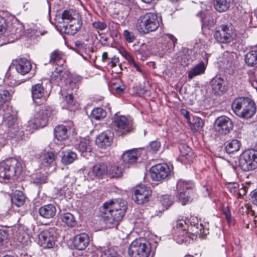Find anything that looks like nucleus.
<instances>
[{"instance_id":"58836bf2","label":"nucleus","mask_w":257,"mask_h":257,"mask_svg":"<svg viewBox=\"0 0 257 257\" xmlns=\"http://www.w3.org/2000/svg\"><path fill=\"white\" fill-rule=\"evenodd\" d=\"M75 148L82 153L90 152L91 150L90 141L88 140H82L78 144L76 145Z\"/></svg>"},{"instance_id":"c9c22d12","label":"nucleus","mask_w":257,"mask_h":257,"mask_svg":"<svg viewBox=\"0 0 257 257\" xmlns=\"http://www.w3.org/2000/svg\"><path fill=\"white\" fill-rule=\"evenodd\" d=\"M215 10L219 12H223L228 10L230 6V0H214Z\"/></svg>"},{"instance_id":"de8ad7c7","label":"nucleus","mask_w":257,"mask_h":257,"mask_svg":"<svg viewBox=\"0 0 257 257\" xmlns=\"http://www.w3.org/2000/svg\"><path fill=\"white\" fill-rule=\"evenodd\" d=\"M190 127L194 132H197L200 130L203 126V122L202 119L197 117L194 120V122L191 123L190 121L189 122Z\"/></svg>"},{"instance_id":"a878e982","label":"nucleus","mask_w":257,"mask_h":257,"mask_svg":"<svg viewBox=\"0 0 257 257\" xmlns=\"http://www.w3.org/2000/svg\"><path fill=\"white\" fill-rule=\"evenodd\" d=\"M50 63L56 64L58 65V67H64V64L65 63L64 54L58 50L54 51L51 54Z\"/></svg>"},{"instance_id":"6ab92c4d","label":"nucleus","mask_w":257,"mask_h":257,"mask_svg":"<svg viewBox=\"0 0 257 257\" xmlns=\"http://www.w3.org/2000/svg\"><path fill=\"white\" fill-rule=\"evenodd\" d=\"M69 125H60L56 126L54 130V135L58 141H64L68 137V131H70L71 126H73V122L69 121Z\"/></svg>"},{"instance_id":"4c0bfd02","label":"nucleus","mask_w":257,"mask_h":257,"mask_svg":"<svg viewBox=\"0 0 257 257\" xmlns=\"http://www.w3.org/2000/svg\"><path fill=\"white\" fill-rule=\"evenodd\" d=\"M201 21L202 22V27H206L208 29H210L213 26L214 23L213 18L208 12L203 14L201 17Z\"/></svg>"},{"instance_id":"f257e3e1","label":"nucleus","mask_w":257,"mask_h":257,"mask_svg":"<svg viewBox=\"0 0 257 257\" xmlns=\"http://www.w3.org/2000/svg\"><path fill=\"white\" fill-rule=\"evenodd\" d=\"M174 237L178 243L189 242L194 237L206 234V232L201 223H198L197 219L191 217L186 220L183 219L177 221L176 227L173 228Z\"/></svg>"},{"instance_id":"6e6552de","label":"nucleus","mask_w":257,"mask_h":257,"mask_svg":"<svg viewBox=\"0 0 257 257\" xmlns=\"http://www.w3.org/2000/svg\"><path fill=\"white\" fill-rule=\"evenodd\" d=\"M236 36L235 33L231 28L226 25H221L218 30H216L214 38L219 43H228L233 40Z\"/></svg>"},{"instance_id":"cd10ccee","label":"nucleus","mask_w":257,"mask_h":257,"mask_svg":"<svg viewBox=\"0 0 257 257\" xmlns=\"http://www.w3.org/2000/svg\"><path fill=\"white\" fill-rule=\"evenodd\" d=\"M205 69L204 63L201 61L188 71V78L191 79L197 75L202 74L205 72Z\"/></svg>"},{"instance_id":"37998d69","label":"nucleus","mask_w":257,"mask_h":257,"mask_svg":"<svg viewBox=\"0 0 257 257\" xmlns=\"http://www.w3.org/2000/svg\"><path fill=\"white\" fill-rule=\"evenodd\" d=\"M226 151L228 154L239 151L240 143L237 140H233L225 147Z\"/></svg>"},{"instance_id":"9d476101","label":"nucleus","mask_w":257,"mask_h":257,"mask_svg":"<svg viewBox=\"0 0 257 257\" xmlns=\"http://www.w3.org/2000/svg\"><path fill=\"white\" fill-rule=\"evenodd\" d=\"M214 127L215 130L219 134L225 135L232 130L233 123L229 117L221 116L215 120Z\"/></svg>"},{"instance_id":"09e8293b","label":"nucleus","mask_w":257,"mask_h":257,"mask_svg":"<svg viewBox=\"0 0 257 257\" xmlns=\"http://www.w3.org/2000/svg\"><path fill=\"white\" fill-rule=\"evenodd\" d=\"M56 155L52 152L45 153L43 157V161L47 164H51L55 160Z\"/></svg>"},{"instance_id":"8fccbe9b","label":"nucleus","mask_w":257,"mask_h":257,"mask_svg":"<svg viewBox=\"0 0 257 257\" xmlns=\"http://www.w3.org/2000/svg\"><path fill=\"white\" fill-rule=\"evenodd\" d=\"M109 173L112 177L118 178L122 176V171L121 167L117 166H112Z\"/></svg>"},{"instance_id":"f704fd0d","label":"nucleus","mask_w":257,"mask_h":257,"mask_svg":"<svg viewBox=\"0 0 257 257\" xmlns=\"http://www.w3.org/2000/svg\"><path fill=\"white\" fill-rule=\"evenodd\" d=\"M179 149L182 157L189 161H192L193 158V153L190 147L186 144H182L179 145Z\"/></svg>"},{"instance_id":"2f4dec72","label":"nucleus","mask_w":257,"mask_h":257,"mask_svg":"<svg viewBox=\"0 0 257 257\" xmlns=\"http://www.w3.org/2000/svg\"><path fill=\"white\" fill-rule=\"evenodd\" d=\"M44 88L42 84H37L32 86L31 88L33 99H40L44 95Z\"/></svg>"},{"instance_id":"c756f323","label":"nucleus","mask_w":257,"mask_h":257,"mask_svg":"<svg viewBox=\"0 0 257 257\" xmlns=\"http://www.w3.org/2000/svg\"><path fill=\"white\" fill-rule=\"evenodd\" d=\"M11 201L12 204L17 207L22 206L25 201L24 193L20 191H16L12 196Z\"/></svg>"},{"instance_id":"423d86ee","label":"nucleus","mask_w":257,"mask_h":257,"mask_svg":"<svg viewBox=\"0 0 257 257\" xmlns=\"http://www.w3.org/2000/svg\"><path fill=\"white\" fill-rule=\"evenodd\" d=\"M4 124L8 128V134L17 140H21L24 136V132L17 117L10 114H6L4 117Z\"/></svg>"},{"instance_id":"2eb2a0df","label":"nucleus","mask_w":257,"mask_h":257,"mask_svg":"<svg viewBox=\"0 0 257 257\" xmlns=\"http://www.w3.org/2000/svg\"><path fill=\"white\" fill-rule=\"evenodd\" d=\"M186 185L187 189H191L193 187V184L191 181H185L180 179L177 183V188L179 192V200L183 205H185L189 200L188 193L184 191V185Z\"/></svg>"},{"instance_id":"13d9d810","label":"nucleus","mask_w":257,"mask_h":257,"mask_svg":"<svg viewBox=\"0 0 257 257\" xmlns=\"http://www.w3.org/2000/svg\"><path fill=\"white\" fill-rule=\"evenodd\" d=\"M7 28V20L4 17L0 16V36L6 31Z\"/></svg>"},{"instance_id":"680f3d73","label":"nucleus","mask_w":257,"mask_h":257,"mask_svg":"<svg viewBox=\"0 0 257 257\" xmlns=\"http://www.w3.org/2000/svg\"><path fill=\"white\" fill-rule=\"evenodd\" d=\"M93 26L96 29L102 31L106 28V25L103 22L97 21L93 23Z\"/></svg>"},{"instance_id":"a211bd4d","label":"nucleus","mask_w":257,"mask_h":257,"mask_svg":"<svg viewBox=\"0 0 257 257\" xmlns=\"http://www.w3.org/2000/svg\"><path fill=\"white\" fill-rule=\"evenodd\" d=\"M90 242L89 237L86 233H81L74 237L73 243L74 247L78 250H82L86 248Z\"/></svg>"},{"instance_id":"20e7f679","label":"nucleus","mask_w":257,"mask_h":257,"mask_svg":"<svg viewBox=\"0 0 257 257\" xmlns=\"http://www.w3.org/2000/svg\"><path fill=\"white\" fill-rule=\"evenodd\" d=\"M159 26L158 15L156 13L151 12L141 15L138 19L136 24L139 32L143 34L156 31Z\"/></svg>"},{"instance_id":"4d7b16f0","label":"nucleus","mask_w":257,"mask_h":257,"mask_svg":"<svg viewBox=\"0 0 257 257\" xmlns=\"http://www.w3.org/2000/svg\"><path fill=\"white\" fill-rule=\"evenodd\" d=\"M224 67L227 73L230 74L233 72L235 67L234 65L232 63L231 58H229L227 60V63H224Z\"/></svg>"},{"instance_id":"b1692460","label":"nucleus","mask_w":257,"mask_h":257,"mask_svg":"<svg viewBox=\"0 0 257 257\" xmlns=\"http://www.w3.org/2000/svg\"><path fill=\"white\" fill-rule=\"evenodd\" d=\"M210 84L213 92L216 95H221L226 90L224 80L220 77L213 78Z\"/></svg>"},{"instance_id":"79ce46f5","label":"nucleus","mask_w":257,"mask_h":257,"mask_svg":"<svg viewBox=\"0 0 257 257\" xmlns=\"http://www.w3.org/2000/svg\"><path fill=\"white\" fill-rule=\"evenodd\" d=\"M18 240L24 246H28L31 242L30 235L24 231H19Z\"/></svg>"},{"instance_id":"7c9ffc66","label":"nucleus","mask_w":257,"mask_h":257,"mask_svg":"<svg viewBox=\"0 0 257 257\" xmlns=\"http://www.w3.org/2000/svg\"><path fill=\"white\" fill-rule=\"evenodd\" d=\"M62 18L64 20L67 21V23L73 22L75 20H77L81 18L79 14L72 10H65L62 14Z\"/></svg>"},{"instance_id":"052dcab7","label":"nucleus","mask_w":257,"mask_h":257,"mask_svg":"<svg viewBox=\"0 0 257 257\" xmlns=\"http://www.w3.org/2000/svg\"><path fill=\"white\" fill-rule=\"evenodd\" d=\"M123 36L125 40L128 43H132L136 39L134 33L127 30L123 31Z\"/></svg>"},{"instance_id":"49530a36","label":"nucleus","mask_w":257,"mask_h":257,"mask_svg":"<svg viewBox=\"0 0 257 257\" xmlns=\"http://www.w3.org/2000/svg\"><path fill=\"white\" fill-rule=\"evenodd\" d=\"M160 201L162 204L167 209L174 203V198L170 195H165L161 197Z\"/></svg>"},{"instance_id":"412c9836","label":"nucleus","mask_w":257,"mask_h":257,"mask_svg":"<svg viewBox=\"0 0 257 257\" xmlns=\"http://www.w3.org/2000/svg\"><path fill=\"white\" fill-rule=\"evenodd\" d=\"M101 212V216L103 218V222L105 223L106 226L108 228H112L116 226L119 222V220L117 219L113 215H111V213L108 212V210H106L104 207L100 208Z\"/></svg>"},{"instance_id":"ddd939ff","label":"nucleus","mask_w":257,"mask_h":257,"mask_svg":"<svg viewBox=\"0 0 257 257\" xmlns=\"http://www.w3.org/2000/svg\"><path fill=\"white\" fill-rule=\"evenodd\" d=\"M242 118H251L256 112V106L254 101L249 97H242Z\"/></svg>"},{"instance_id":"0eeeda50","label":"nucleus","mask_w":257,"mask_h":257,"mask_svg":"<svg viewBox=\"0 0 257 257\" xmlns=\"http://www.w3.org/2000/svg\"><path fill=\"white\" fill-rule=\"evenodd\" d=\"M59 233L57 228H49L43 230L39 234V243L44 248H52L55 245Z\"/></svg>"},{"instance_id":"72a5a7b5","label":"nucleus","mask_w":257,"mask_h":257,"mask_svg":"<svg viewBox=\"0 0 257 257\" xmlns=\"http://www.w3.org/2000/svg\"><path fill=\"white\" fill-rule=\"evenodd\" d=\"M60 218L63 222L69 227H73L76 225L77 222L74 215L69 212L61 214Z\"/></svg>"},{"instance_id":"7ed1b4c3","label":"nucleus","mask_w":257,"mask_h":257,"mask_svg":"<svg viewBox=\"0 0 257 257\" xmlns=\"http://www.w3.org/2000/svg\"><path fill=\"white\" fill-rule=\"evenodd\" d=\"M53 109L49 106L45 105L36 108L33 118L27 123L28 127L30 128L29 131L45 126L48 123L49 117L53 114Z\"/></svg>"},{"instance_id":"f3484780","label":"nucleus","mask_w":257,"mask_h":257,"mask_svg":"<svg viewBox=\"0 0 257 257\" xmlns=\"http://www.w3.org/2000/svg\"><path fill=\"white\" fill-rule=\"evenodd\" d=\"M13 63L15 65L17 71L23 75L28 73L32 69L30 62L26 58L17 59Z\"/></svg>"},{"instance_id":"a19ab883","label":"nucleus","mask_w":257,"mask_h":257,"mask_svg":"<svg viewBox=\"0 0 257 257\" xmlns=\"http://www.w3.org/2000/svg\"><path fill=\"white\" fill-rule=\"evenodd\" d=\"M14 91L12 89L8 90L0 89V106L10 99Z\"/></svg>"},{"instance_id":"1a4fd4ad","label":"nucleus","mask_w":257,"mask_h":257,"mask_svg":"<svg viewBox=\"0 0 257 257\" xmlns=\"http://www.w3.org/2000/svg\"><path fill=\"white\" fill-rule=\"evenodd\" d=\"M243 162H242V170L248 171L257 167V151L248 150L242 154Z\"/></svg>"},{"instance_id":"473e14b6","label":"nucleus","mask_w":257,"mask_h":257,"mask_svg":"<svg viewBox=\"0 0 257 257\" xmlns=\"http://www.w3.org/2000/svg\"><path fill=\"white\" fill-rule=\"evenodd\" d=\"M245 63L249 66H257V51H251L247 53L244 56Z\"/></svg>"},{"instance_id":"5fc2aeb1","label":"nucleus","mask_w":257,"mask_h":257,"mask_svg":"<svg viewBox=\"0 0 257 257\" xmlns=\"http://www.w3.org/2000/svg\"><path fill=\"white\" fill-rule=\"evenodd\" d=\"M63 103L65 104L66 106L69 109L70 107L74 105L75 101L74 100L73 96L69 94L66 95L63 99Z\"/></svg>"},{"instance_id":"f03ea898","label":"nucleus","mask_w":257,"mask_h":257,"mask_svg":"<svg viewBox=\"0 0 257 257\" xmlns=\"http://www.w3.org/2000/svg\"><path fill=\"white\" fill-rule=\"evenodd\" d=\"M22 171V163L16 158H8L0 162V178L14 179L20 176Z\"/></svg>"},{"instance_id":"5701e85b","label":"nucleus","mask_w":257,"mask_h":257,"mask_svg":"<svg viewBox=\"0 0 257 257\" xmlns=\"http://www.w3.org/2000/svg\"><path fill=\"white\" fill-rule=\"evenodd\" d=\"M112 141V133L107 131L98 135L96 139V145L101 148H106L110 145Z\"/></svg>"},{"instance_id":"a18cd8bd","label":"nucleus","mask_w":257,"mask_h":257,"mask_svg":"<svg viewBox=\"0 0 257 257\" xmlns=\"http://www.w3.org/2000/svg\"><path fill=\"white\" fill-rule=\"evenodd\" d=\"M241 97L236 98L232 103V109L234 113L241 117Z\"/></svg>"},{"instance_id":"39448f33","label":"nucleus","mask_w":257,"mask_h":257,"mask_svg":"<svg viewBox=\"0 0 257 257\" xmlns=\"http://www.w3.org/2000/svg\"><path fill=\"white\" fill-rule=\"evenodd\" d=\"M151 251L150 243L144 238L133 241L128 248L131 257H148Z\"/></svg>"},{"instance_id":"ea45409f","label":"nucleus","mask_w":257,"mask_h":257,"mask_svg":"<svg viewBox=\"0 0 257 257\" xmlns=\"http://www.w3.org/2000/svg\"><path fill=\"white\" fill-rule=\"evenodd\" d=\"M106 111L100 107H97L93 109L90 114V117L92 119L100 120L105 117Z\"/></svg>"},{"instance_id":"c03bdc74","label":"nucleus","mask_w":257,"mask_h":257,"mask_svg":"<svg viewBox=\"0 0 257 257\" xmlns=\"http://www.w3.org/2000/svg\"><path fill=\"white\" fill-rule=\"evenodd\" d=\"M105 209L108 210V212L111 213V215H113V216L116 217V218L119 221L121 220L126 212V211H124V208L123 207L119 210L109 208L108 207H106Z\"/></svg>"},{"instance_id":"393cba45","label":"nucleus","mask_w":257,"mask_h":257,"mask_svg":"<svg viewBox=\"0 0 257 257\" xmlns=\"http://www.w3.org/2000/svg\"><path fill=\"white\" fill-rule=\"evenodd\" d=\"M40 216L46 219L53 218L56 213V208L52 204L44 205L39 209Z\"/></svg>"},{"instance_id":"3c124183","label":"nucleus","mask_w":257,"mask_h":257,"mask_svg":"<svg viewBox=\"0 0 257 257\" xmlns=\"http://www.w3.org/2000/svg\"><path fill=\"white\" fill-rule=\"evenodd\" d=\"M100 257H120L113 248H108L101 252Z\"/></svg>"},{"instance_id":"bf43d9fd","label":"nucleus","mask_w":257,"mask_h":257,"mask_svg":"<svg viewBox=\"0 0 257 257\" xmlns=\"http://www.w3.org/2000/svg\"><path fill=\"white\" fill-rule=\"evenodd\" d=\"M150 151L153 154H155L160 150L161 143L157 141H153L150 144Z\"/></svg>"},{"instance_id":"0e129e2a","label":"nucleus","mask_w":257,"mask_h":257,"mask_svg":"<svg viewBox=\"0 0 257 257\" xmlns=\"http://www.w3.org/2000/svg\"><path fill=\"white\" fill-rule=\"evenodd\" d=\"M222 212L225 216V218L229 224L231 222V215L230 211L227 206L222 207Z\"/></svg>"},{"instance_id":"603ef678","label":"nucleus","mask_w":257,"mask_h":257,"mask_svg":"<svg viewBox=\"0 0 257 257\" xmlns=\"http://www.w3.org/2000/svg\"><path fill=\"white\" fill-rule=\"evenodd\" d=\"M179 61L181 65L187 66L191 61V57L187 53H182L179 57Z\"/></svg>"},{"instance_id":"dca6fc26","label":"nucleus","mask_w":257,"mask_h":257,"mask_svg":"<svg viewBox=\"0 0 257 257\" xmlns=\"http://www.w3.org/2000/svg\"><path fill=\"white\" fill-rule=\"evenodd\" d=\"M69 72L65 70L64 67H56L52 73L50 81L60 85L61 82L64 81L69 77Z\"/></svg>"},{"instance_id":"69168bd1","label":"nucleus","mask_w":257,"mask_h":257,"mask_svg":"<svg viewBox=\"0 0 257 257\" xmlns=\"http://www.w3.org/2000/svg\"><path fill=\"white\" fill-rule=\"evenodd\" d=\"M250 200L251 202L255 205H257V189L252 191L250 194Z\"/></svg>"},{"instance_id":"f8f14e48","label":"nucleus","mask_w":257,"mask_h":257,"mask_svg":"<svg viewBox=\"0 0 257 257\" xmlns=\"http://www.w3.org/2000/svg\"><path fill=\"white\" fill-rule=\"evenodd\" d=\"M151 194L152 191L149 187L140 185L135 188L133 199L137 204H143L149 201Z\"/></svg>"},{"instance_id":"338daca9","label":"nucleus","mask_w":257,"mask_h":257,"mask_svg":"<svg viewBox=\"0 0 257 257\" xmlns=\"http://www.w3.org/2000/svg\"><path fill=\"white\" fill-rule=\"evenodd\" d=\"M123 56L130 65H132L135 63L134 58L130 53L125 52Z\"/></svg>"},{"instance_id":"4468645a","label":"nucleus","mask_w":257,"mask_h":257,"mask_svg":"<svg viewBox=\"0 0 257 257\" xmlns=\"http://www.w3.org/2000/svg\"><path fill=\"white\" fill-rule=\"evenodd\" d=\"M108 168L104 163H97L88 172V179L94 180L95 178H102L107 174Z\"/></svg>"},{"instance_id":"9b49d317","label":"nucleus","mask_w":257,"mask_h":257,"mask_svg":"<svg viewBox=\"0 0 257 257\" xmlns=\"http://www.w3.org/2000/svg\"><path fill=\"white\" fill-rule=\"evenodd\" d=\"M171 172L169 167L166 164H159L150 169L151 178L155 181L166 179Z\"/></svg>"},{"instance_id":"e2e57ef3","label":"nucleus","mask_w":257,"mask_h":257,"mask_svg":"<svg viewBox=\"0 0 257 257\" xmlns=\"http://www.w3.org/2000/svg\"><path fill=\"white\" fill-rule=\"evenodd\" d=\"M47 181V177L44 175H38L34 180V182L37 184H43L45 183Z\"/></svg>"},{"instance_id":"4be33fe9","label":"nucleus","mask_w":257,"mask_h":257,"mask_svg":"<svg viewBox=\"0 0 257 257\" xmlns=\"http://www.w3.org/2000/svg\"><path fill=\"white\" fill-rule=\"evenodd\" d=\"M114 126L117 131H122V134H125L130 131V125L127 118L124 116L116 117L113 121Z\"/></svg>"},{"instance_id":"6e6d98bb","label":"nucleus","mask_w":257,"mask_h":257,"mask_svg":"<svg viewBox=\"0 0 257 257\" xmlns=\"http://www.w3.org/2000/svg\"><path fill=\"white\" fill-rule=\"evenodd\" d=\"M165 38L167 40L169 43V49H173L175 46V44L177 43V39L172 34H168L165 35Z\"/></svg>"},{"instance_id":"aec40b11","label":"nucleus","mask_w":257,"mask_h":257,"mask_svg":"<svg viewBox=\"0 0 257 257\" xmlns=\"http://www.w3.org/2000/svg\"><path fill=\"white\" fill-rule=\"evenodd\" d=\"M140 154L137 150H132L126 151L122 156V160L125 165L127 167L136 164L140 157Z\"/></svg>"},{"instance_id":"e433bc0d","label":"nucleus","mask_w":257,"mask_h":257,"mask_svg":"<svg viewBox=\"0 0 257 257\" xmlns=\"http://www.w3.org/2000/svg\"><path fill=\"white\" fill-rule=\"evenodd\" d=\"M76 154L70 151H67L63 153L61 158L62 163L67 165L71 164L76 159Z\"/></svg>"},{"instance_id":"774afa93","label":"nucleus","mask_w":257,"mask_h":257,"mask_svg":"<svg viewBox=\"0 0 257 257\" xmlns=\"http://www.w3.org/2000/svg\"><path fill=\"white\" fill-rule=\"evenodd\" d=\"M238 187L239 185L236 183H230L228 186V188L231 193L236 192L237 189L238 188Z\"/></svg>"},{"instance_id":"c85d7f7f","label":"nucleus","mask_w":257,"mask_h":257,"mask_svg":"<svg viewBox=\"0 0 257 257\" xmlns=\"http://www.w3.org/2000/svg\"><path fill=\"white\" fill-rule=\"evenodd\" d=\"M82 21L81 18L77 20H75L73 22L69 23L65 27L66 33L70 35H74L81 28L82 26Z\"/></svg>"},{"instance_id":"bb28decb","label":"nucleus","mask_w":257,"mask_h":257,"mask_svg":"<svg viewBox=\"0 0 257 257\" xmlns=\"http://www.w3.org/2000/svg\"><path fill=\"white\" fill-rule=\"evenodd\" d=\"M124 208V211L127 209V203L125 200L121 199H117L115 200H111L109 202H105L103 205V207L106 208L108 207L109 208H112L116 210H119L121 208Z\"/></svg>"},{"instance_id":"864d4df0","label":"nucleus","mask_w":257,"mask_h":257,"mask_svg":"<svg viewBox=\"0 0 257 257\" xmlns=\"http://www.w3.org/2000/svg\"><path fill=\"white\" fill-rule=\"evenodd\" d=\"M12 33L15 34L17 37H20L23 34V27L19 23H15L13 25Z\"/></svg>"}]
</instances>
